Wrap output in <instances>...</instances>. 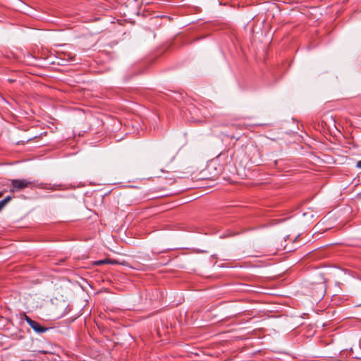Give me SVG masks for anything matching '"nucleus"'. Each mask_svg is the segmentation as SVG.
I'll use <instances>...</instances> for the list:
<instances>
[{"mask_svg":"<svg viewBox=\"0 0 361 361\" xmlns=\"http://www.w3.org/2000/svg\"><path fill=\"white\" fill-rule=\"evenodd\" d=\"M228 156L225 154H220L214 159L208 161L204 172L207 174V178L215 179L218 178L224 170L225 165L227 164Z\"/></svg>","mask_w":361,"mask_h":361,"instance_id":"1","label":"nucleus"},{"mask_svg":"<svg viewBox=\"0 0 361 361\" xmlns=\"http://www.w3.org/2000/svg\"><path fill=\"white\" fill-rule=\"evenodd\" d=\"M11 185L10 188L11 192H16L24 190L27 188H32L35 185L34 181L27 180L26 179H13L11 180Z\"/></svg>","mask_w":361,"mask_h":361,"instance_id":"2","label":"nucleus"},{"mask_svg":"<svg viewBox=\"0 0 361 361\" xmlns=\"http://www.w3.org/2000/svg\"><path fill=\"white\" fill-rule=\"evenodd\" d=\"M23 318L27 322V324L33 329L37 333H44L47 329L41 326L39 323L35 322L27 316L25 313L23 314Z\"/></svg>","mask_w":361,"mask_h":361,"instance_id":"3","label":"nucleus"},{"mask_svg":"<svg viewBox=\"0 0 361 361\" xmlns=\"http://www.w3.org/2000/svg\"><path fill=\"white\" fill-rule=\"evenodd\" d=\"M11 196L6 197L4 200L0 201V211L4 207V206L11 200Z\"/></svg>","mask_w":361,"mask_h":361,"instance_id":"4","label":"nucleus"},{"mask_svg":"<svg viewBox=\"0 0 361 361\" xmlns=\"http://www.w3.org/2000/svg\"><path fill=\"white\" fill-rule=\"evenodd\" d=\"M114 262L113 260L106 259L97 261V262H95L94 264L96 265H101V264H114Z\"/></svg>","mask_w":361,"mask_h":361,"instance_id":"5","label":"nucleus"},{"mask_svg":"<svg viewBox=\"0 0 361 361\" xmlns=\"http://www.w3.org/2000/svg\"><path fill=\"white\" fill-rule=\"evenodd\" d=\"M356 166H357V168L361 169V160H360V161H358L357 162Z\"/></svg>","mask_w":361,"mask_h":361,"instance_id":"6","label":"nucleus"},{"mask_svg":"<svg viewBox=\"0 0 361 361\" xmlns=\"http://www.w3.org/2000/svg\"><path fill=\"white\" fill-rule=\"evenodd\" d=\"M68 59H69L70 60H73V59H74V56H72L71 54H68Z\"/></svg>","mask_w":361,"mask_h":361,"instance_id":"7","label":"nucleus"},{"mask_svg":"<svg viewBox=\"0 0 361 361\" xmlns=\"http://www.w3.org/2000/svg\"><path fill=\"white\" fill-rule=\"evenodd\" d=\"M3 195V192H0V197H1Z\"/></svg>","mask_w":361,"mask_h":361,"instance_id":"8","label":"nucleus"},{"mask_svg":"<svg viewBox=\"0 0 361 361\" xmlns=\"http://www.w3.org/2000/svg\"><path fill=\"white\" fill-rule=\"evenodd\" d=\"M22 361H25V360H22ZM26 361H32V360H26Z\"/></svg>","mask_w":361,"mask_h":361,"instance_id":"9","label":"nucleus"}]
</instances>
